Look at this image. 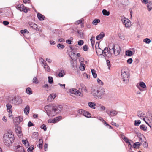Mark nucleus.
Returning <instances> with one entry per match:
<instances>
[{"label": "nucleus", "instance_id": "f257e3e1", "mask_svg": "<svg viewBox=\"0 0 152 152\" xmlns=\"http://www.w3.org/2000/svg\"><path fill=\"white\" fill-rule=\"evenodd\" d=\"M91 94L97 99H101L105 94V89L103 88H92L91 90Z\"/></svg>", "mask_w": 152, "mask_h": 152}, {"label": "nucleus", "instance_id": "f03ea898", "mask_svg": "<svg viewBox=\"0 0 152 152\" xmlns=\"http://www.w3.org/2000/svg\"><path fill=\"white\" fill-rule=\"evenodd\" d=\"M14 139V135L11 133L7 132L3 136V141L5 145L10 146L13 142Z\"/></svg>", "mask_w": 152, "mask_h": 152}, {"label": "nucleus", "instance_id": "7ed1b4c3", "mask_svg": "<svg viewBox=\"0 0 152 152\" xmlns=\"http://www.w3.org/2000/svg\"><path fill=\"white\" fill-rule=\"evenodd\" d=\"M81 88H79L78 90L75 88H72L69 90V92L71 93L78 95L81 97L83 96V94L82 91V89L86 92H87V89L86 87L84 85L81 86Z\"/></svg>", "mask_w": 152, "mask_h": 152}, {"label": "nucleus", "instance_id": "20e7f679", "mask_svg": "<svg viewBox=\"0 0 152 152\" xmlns=\"http://www.w3.org/2000/svg\"><path fill=\"white\" fill-rule=\"evenodd\" d=\"M130 75L126 68H124L121 70V78L125 84L129 82Z\"/></svg>", "mask_w": 152, "mask_h": 152}, {"label": "nucleus", "instance_id": "39448f33", "mask_svg": "<svg viewBox=\"0 0 152 152\" xmlns=\"http://www.w3.org/2000/svg\"><path fill=\"white\" fill-rule=\"evenodd\" d=\"M113 45L110 43L108 45V47L105 48L103 50V56L105 58V56L110 58L112 57L113 54Z\"/></svg>", "mask_w": 152, "mask_h": 152}, {"label": "nucleus", "instance_id": "423d86ee", "mask_svg": "<svg viewBox=\"0 0 152 152\" xmlns=\"http://www.w3.org/2000/svg\"><path fill=\"white\" fill-rule=\"evenodd\" d=\"M62 108V106L61 105L52 106L50 104L46 106L45 107V109L46 111H47L49 110L51 108L52 110L54 111V114H56L59 113L61 111Z\"/></svg>", "mask_w": 152, "mask_h": 152}, {"label": "nucleus", "instance_id": "0eeeda50", "mask_svg": "<svg viewBox=\"0 0 152 152\" xmlns=\"http://www.w3.org/2000/svg\"><path fill=\"white\" fill-rule=\"evenodd\" d=\"M10 102L14 104L18 105L22 103V100L21 97L19 96H14L12 97Z\"/></svg>", "mask_w": 152, "mask_h": 152}, {"label": "nucleus", "instance_id": "6e6552de", "mask_svg": "<svg viewBox=\"0 0 152 152\" xmlns=\"http://www.w3.org/2000/svg\"><path fill=\"white\" fill-rule=\"evenodd\" d=\"M121 20L126 28H129L131 26V22L128 18L124 17H121Z\"/></svg>", "mask_w": 152, "mask_h": 152}, {"label": "nucleus", "instance_id": "1a4fd4ad", "mask_svg": "<svg viewBox=\"0 0 152 152\" xmlns=\"http://www.w3.org/2000/svg\"><path fill=\"white\" fill-rule=\"evenodd\" d=\"M113 45V54L115 56H117L119 55L121 51L120 47L118 45H115L113 43H111Z\"/></svg>", "mask_w": 152, "mask_h": 152}, {"label": "nucleus", "instance_id": "9d476101", "mask_svg": "<svg viewBox=\"0 0 152 152\" xmlns=\"http://www.w3.org/2000/svg\"><path fill=\"white\" fill-rule=\"evenodd\" d=\"M16 7L17 10L20 11H23L25 13L28 12L27 8L24 7L23 4H18L16 6Z\"/></svg>", "mask_w": 152, "mask_h": 152}, {"label": "nucleus", "instance_id": "9b49d317", "mask_svg": "<svg viewBox=\"0 0 152 152\" xmlns=\"http://www.w3.org/2000/svg\"><path fill=\"white\" fill-rule=\"evenodd\" d=\"M137 116L139 117L141 119H143L147 123V124L149 125L150 127H151V126L150 125L145 121V115L141 111H138L137 112Z\"/></svg>", "mask_w": 152, "mask_h": 152}, {"label": "nucleus", "instance_id": "f8f14e48", "mask_svg": "<svg viewBox=\"0 0 152 152\" xmlns=\"http://www.w3.org/2000/svg\"><path fill=\"white\" fill-rule=\"evenodd\" d=\"M106 112L110 117L115 116L118 113V111L115 110L110 111V112L109 111L107 110Z\"/></svg>", "mask_w": 152, "mask_h": 152}, {"label": "nucleus", "instance_id": "ddd939ff", "mask_svg": "<svg viewBox=\"0 0 152 152\" xmlns=\"http://www.w3.org/2000/svg\"><path fill=\"white\" fill-rule=\"evenodd\" d=\"M15 131L17 134V135L19 137H20L22 136V133L20 128L18 126H16L15 128Z\"/></svg>", "mask_w": 152, "mask_h": 152}, {"label": "nucleus", "instance_id": "4468645a", "mask_svg": "<svg viewBox=\"0 0 152 152\" xmlns=\"http://www.w3.org/2000/svg\"><path fill=\"white\" fill-rule=\"evenodd\" d=\"M42 66H44V68L46 71L48 72H49L50 71V69L49 66L47 65L45 61L42 62Z\"/></svg>", "mask_w": 152, "mask_h": 152}, {"label": "nucleus", "instance_id": "2eb2a0df", "mask_svg": "<svg viewBox=\"0 0 152 152\" xmlns=\"http://www.w3.org/2000/svg\"><path fill=\"white\" fill-rule=\"evenodd\" d=\"M61 118V117L59 116L58 117H57L56 118H55L54 119H49L48 120V122L49 123H56L57 121H58L60 120Z\"/></svg>", "mask_w": 152, "mask_h": 152}, {"label": "nucleus", "instance_id": "dca6fc26", "mask_svg": "<svg viewBox=\"0 0 152 152\" xmlns=\"http://www.w3.org/2000/svg\"><path fill=\"white\" fill-rule=\"evenodd\" d=\"M28 24L31 28L35 30H37V29L38 26L37 24L32 22H29Z\"/></svg>", "mask_w": 152, "mask_h": 152}, {"label": "nucleus", "instance_id": "f3484780", "mask_svg": "<svg viewBox=\"0 0 152 152\" xmlns=\"http://www.w3.org/2000/svg\"><path fill=\"white\" fill-rule=\"evenodd\" d=\"M96 50L97 54L98 55H101L103 54V50L100 48H96Z\"/></svg>", "mask_w": 152, "mask_h": 152}, {"label": "nucleus", "instance_id": "a211bd4d", "mask_svg": "<svg viewBox=\"0 0 152 152\" xmlns=\"http://www.w3.org/2000/svg\"><path fill=\"white\" fill-rule=\"evenodd\" d=\"M105 34L103 32H102L100 34L96 37V39L97 40H99L104 37Z\"/></svg>", "mask_w": 152, "mask_h": 152}, {"label": "nucleus", "instance_id": "6ab92c4d", "mask_svg": "<svg viewBox=\"0 0 152 152\" xmlns=\"http://www.w3.org/2000/svg\"><path fill=\"white\" fill-rule=\"evenodd\" d=\"M88 105L91 108L94 109L96 108V104L94 102H89L88 103Z\"/></svg>", "mask_w": 152, "mask_h": 152}, {"label": "nucleus", "instance_id": "aec40b11", "mask_svg": "<svg viewBox=\"0 0 152 152\" xmlns=\"http://www.w3.org/2000/svg\"><path fill=\"white\" fill-rule=\"evenodd\" d=\"M16 152H25L22 146H18L16 150Z\"/></svg>", "mask_w": 152, "mask_h": 152}, {"label": "nucleus", "instance_id": "412c9836", "mask_svg": "<svg viewBox=\"0 0 152 152\" xmlns=\"http://www.w3.org/2000/svg\"><path fill=\"white\" fill-rule=\"evenodd\" d=\"M56 97V94L54 93H52L49 96L48 98V100L51 102Z\"/></svg>", "mask_w": 152, "mask_h": 152}, {"label": "nucleus", "instance_id": "4be33fe9", "mask_svg": "<svg viewBox=\"0 0 152 152\" xmlns=\"http://www.w3.org/2000/svg\"><path fill=\"white\" fill-rule=\"evenodd\" d=\"M30 110V107L28 105H27L26 107L24 109V113L26 115H28L29 113Z\"/></svg>", "mask_w": 152, "mask_h": 152}, {"label": "nucleus", "instance_id": "5701e85b", "mask_svg": "<svg viewBox=\"0 0 152 152\" xmlns=\"http://www.w3.org/2000/svg\"><path fill=\"white\" fill-rule=\"evenodd\" d=\"M37 17L40 20H43L44 19L45 16L40 13H38L37 14Z\"/></svg>", "mask_w": 152, "mask_h": 152}, {"label": "nucleus", "instance_id": "b1692460", "mask_svg": "<svg viewBox=\"0 0 152 152\" xmlns=\"http://www.w3.org/2000/svg\"><path fill=\"white\" fill-rule=\"evenodd\" d=\"M80 69L81 71H84L85 69V66L83 64V62L81 61L80 62Z\"/></svg>", "mask_w": 152, "mask_h": 152}, {"label": "nucleus", "instance_id": "393cba45", "mask_svg": "<svg viewBox=\"0 0 152 152\" xmlns=\"http://www.w3.org/2000/svg\"><path fill=\"white\" fill-rule=\"evenodd\" d=\"M6 107L7 111L9 113H10V112L12 113V110H11L12 107V105L9 103H8L6 104Z\"/></svg>", "mask_w": 152, "mask_h": 152}, {"label": "nucleus", "instance_id": "a878e982", "mask_svg": "<svg viewBox=\"0 0 152 152\" xmlns=\"http://www.w3.org/2000/svg\"><path fill=\"white\" fill-rule=\"evenodd\" d=\"M141 143L137 142L134 143L133 147L134 148H138L141 145Z\"/></svg>", "mask_w": 152, "mask_h": 152}, {"label": "nucleus", "instance_id": "bb28decb", "mask_svg": "<svg viewBox=\"0 0 152 152\" xmlns=\"http://www.w3.org/2000/svg\"><path fill=\"white\" fill-rule=\"evenodd\" d=\"M102 13L103 15L105 16H108L110 14V12L107 11L106 10H103L102 11Z\"/></svg>", "mask_w": 152, "mask_h": 152}, {"label": "nucleus", "instance_id": "cd10ccee", "mask_svg": "<svg viewBox=\"0 0 152 152\" xmlns=\"http://www.w3.org/2000/svg\"><path fill=\"white\" fill-rule=\"evenodd\" d=\"M83 115L88 118L90 117L91 116V114L89 112L85 110L83 113Z\"/></svg>", "mask_w": 152, "mask_h": 152}, {"label": "nucleus", "instance_id": "c85d7f7f", "mask_svg": "<svg viewBox=\"0 0 152 152\" xmlns=\"http://www.w3.org/2000/svg\"><path fill=\"white\" fill-rule=\"evenodd\" d=\"M91 71L93 77L94 78H96L97 75L96 73V71L93 69H92Z\"/></svg>", "mask_w": 152, "mask_h": 152}, {"label": "nucleus", "instance_id": "c756f323", "mask_svg": "<svg viewBox=\"0 0 152 152\" xmlns=\"http://www.w3.org/2000/svg\"><path fill=\"white\" fill-rule=\"evenodd\" d=\"M147 7L148 11H150L152 9V4L150 2H149L147 5Z\"/></svg>", "mask_w": 152, "mask_h": 152}, {"label": "nucleus", "instance_id": "7c9ffc66", "mask_svg": "<svg viewBox=\"0 0 152 152\" xmlns=\"http://www.w3.org/2000/svg\"><path fill=\"white\" fill-rule=\"evenodd\" d=\"M65 74V73L64 71L63 70L61 71L59 73L58 76L59 77H62Z\"/></svg>", "mask_w": 152, "mask_h": 152}, {"label": "nucleus", "instance_id": "2f4dec72", "mask_svg": "<svg viewBox=\"0 0 152 152\" xmlns=\"http://www.w3.org/2000/svg\"><path fill=\"white\" fill-rule=\"evenodd\" d=\"M126 55L131 56L133 55V52L130 50H127L126 52Z\"/></svg>", "mask_w": 152, "mask_h": 152}, {"label": "nucleus", "instance_id": "473e14b6", "mask_svg": "<svg viewBox=\"0 0 152 152\" xmlns=\"http://www.w3.org/2000/svg\"><path fill=\"white\" fill-rule=\"evenodd\" d=\"M15 119H16L17 122L18 123H20L23 120L22 117L20 116L16 117L15 118Z\"/></svg>", "mask_w": 152, "mask_h": 152}, {"label": "nucleus", "instance_id": "72a5a7b5", "mask_svg": "<svg viewBox=\"0 0 152 152\" xmlns=\"http://www.w3.org/2000/svg\"><path fill=\"white\" fill-rule=\"evenodd\" d=\"M100 22V20L99 19H95L93 21V23L94 25H96Z\"/></svg>", "mask_w": 152, "mask_h": 152}, {"label": "nucleus", "instance_id": "f704fd0d", "mask_svg": "<svg viewBox=\"0 0 152 152\" xmlns=\"http://www.w3.org/2000/svg\"><path fill=\"white\" fill-rule=\"evenodd\" d=\"M26 93L28 94H31L32 93V91L31 90V88L29 87L27 88L26 89Z\"/></svg>", "mask_w": 152, "mask_h": 152}, {"label": "nucleus", "instance_id": "c9c22d12", "mask_svg": "<svg viewBox=\"0 0 152 152\" xmlns=\"http://www.w3.org/2000/svg\"><path fill=\"white\" fill-rule=\"evenodd\" d=\"M57 47L59 49H63L65 48V46L64 45L59 44L57 45Z\"/></svg>", "mask_w": 152, "mask_h": 152}, {"label": "nucleus", "instance_id": "e433bc0d", "mask_svg": "<svg viewBox=\"0 0 152 152\" xmlns=\"http://www.w3.org/2000/svg\"><path fill=\"white\" fill-rule=\"evenodd\" d=\"M140 127L141 129L143 131L146 130L147 129V127L144 125H140Z\"/></svg>", "mask_w": 152, "mask_h": 152}, {"label": "nucleus", "instance_id": "4c0bfd02", "mask_svg": "<svg viewBox=\"0 0 152 152\" xmlns=\"http://www.w3.org/2000/svg\"><path fill=\"white\" fill-rule=\"evenodd\" d=\"M39 147L41 149L42 148V146L43 144V141L42 140L39 139Z\"/></svg>", "mask_w": 152, "mask_h": 152}, {"label": "nucleus", "instance_id": "58836bf2", "mask_svg": "<svg viewBox=\"0 0 152 152\" xmlns=\"http://www.w3.org/2000/svg\"><path fill=\"white\" fill-rule=\"evenodd\" d=\"M139 86L143 88H145L146 87L145 83L143 82H140L139 83Z\"/></svg>", "mask_w": 152, "mask_h": 152}, {"label": "nucleus", "instance_id": "ea45409f", "mask_svg": "<svg viewBox=\"0 0 152 152\" xmlns=\"http://www.w3.org/2000/svg\"><path fill=\"white\" fill-rule=\"evenodd\" d=\"M141 123V121L140 120H135L134 121V125L135 126H138Z\"/></svg>", "mask_w": 152, "mask_h": 152}, {"label": "nucleus", "instance_id": "a19ab883", "mask_svg": "<svg viewBox=\"0 0 152 152\" xmlns=\"http://www.w3.org/2000/svg\"><path fill=\"white\" fill-rule=\"evenodd\" d=\"M151 41L150 39L148 38H146L143 40V42L148 44L150 43Z\"/></svg>", "mask_w": 152, "mask_h": 152}, {"label": "nucleus", "instance_id": "79ce46f5", "mask_svg": "<svg viewBox=\"0 0 152 152\" xmlns=\"http://www.w3.org/2000/svg\"><path fill=\"white\" fill-rule=\"evenodd\" d=\"M48 82L50 84H52L53 82V78L52 77L49 76L48 77Z\"/></svg>", "mask_w": 152, "mask_h": 152}, {"label": "nucleus", "instance_id": "37998d69", "mask_svg": "<svg viewBox=\"0 0 152 152\" xmlns=\"http://www.w3.org/2000/svg\"><path fill=\"white\" fill-rule=\"evenodd\" d=\"M33 82L35 84H37L38 83L37 78V77H34L33 80Z\"/></svg>", "mask_w": 152, "mask_h": 152}, {"label": "nucleus", "instance_id": "c03bdc74", "mask_svg": "<svg viewBox=\"0 0 152 152\" xmlns=\"http://www.w3.org/2000/svg\"><path fill=\"white\" fill-rule=\"evenodd\" d=\"M38 135V133L37 132H34L33 133L32 137L33 138H36Z\"/></svg>", "mask_w": 152, "mask_h": 152}, {"label": "nucleus", "instance_id": "a18cd8bd", "mask_svg": "<svg viewBox=\"0 0 152 152\" xmlns=\"http://www.w3.org/2000/svg\"><path fill=\"white\" fill-rule=\"evenodd\" d=\"M97 81L98 83L99 84L102 86L103 85V83L99 79V78L97 79Z\"/></svg>", "mask_w": 152, "mask_h": 152}, {"label": "nucleus", "instance_id": "49530a36", "mask_svg": "<svg viewBox=\"0 0 152 152\" xmlns=\"http://www.w3.org/2000/svg\"><path fill=\"white\" fill-rule=\"evenodd\" d=\"M90 41L91 43L95 42V37L94 36H92L90 39Z\"/></svg>", "mask_w": 152, "mask_h": 152}, {"label": "nucleus", "instance_id": "de8ad7c7", "mask_svg": "<svg viewBox=\"0 0 152 152\" xmlns=\"http://www.w3.org/2000/svg\"><path fill=\"white\" fill-rule=\"evenodd\" d=\"M41 128L43 129L45 131H46L47 130V128L46 127V125L45 124L42 125L41 126Z\"/></svg>", "mask_w": 152, "mask_h": 152}, {"label": "nucleus", "instance_id": "09e8293b", "mask_svg": "<svg viewBox=\"0 0 152 152\" xmlns=\"http://www.w3.org/2000/svg\"><path fill=\"white\" fill-rule=\"evenodd\" d=\"M124 140L127 143H129V141H131L132 142V141H131L130 140H129L126 137L125 138H124Z\"/></svg>", "mask_w": 152, "mask_h": 152}, {"label": "nucleus", "instance_id": "8fccbe9b", "mask_svg": "<svg viewBox=\"0 0 152 152\" xmlns=\"http://www.w3.org/2000/svg\"><path fill=\"white\" fill-rule=\"evenodd\" d=\"M84 43V42L83 40H80L78 42V44L79 45L81 46Z\"/></svg>", "mask_w": 152, "mask_h": 152}, {"label": "nucleus", "instance_id": "3c124183", "mask_svg": "<svg viewBox=\"0 0 152 152\" xmlns=\"http://www.w3.org/2000/svg\"><path fill=\"white\" fill-rule=\"evenodd\" d=\"M106 63L107 66H108V69H109L110 66V61L108 60H107L106 61Z\"/></svg>", "mask_w": 152, "mask_h": 152}, {"label": "nucleus", "instance_id": "603ef678", "mask_svg": "<svg viewBox=\"0 0 152 152\" xmlns=\"http://www.w3.org/2000/svg\"><path fill=\"white\" fill-rule=\"evenodd\" d=\"M99 119L100 121H102L103 122L104 124H106V122L103 119L102 117H99Z\"/></svg>", "mask_w": 152, "mask_h": 152}, {"label": "nucleus", "instance_id": "864d4df0", "mask_svg": "<svg viewBox=\"0 0 152 152\" xmlns=\"http://www.w3.org/2000/svg\"><path fill=\"white\" fill-rule=\"evenodd\" d=\"M83 49L84 51H87L88 50V46L86 45H85L83 47Z\"/></svg>", "mask_w": 152, "mask_h": 152}, {"label": "nucleus", "instance_id": "5fc2aeb1", "mask_svg": "<svg viewBox=\"0 0 152 152\" xmlns=\"http://www.w3.org/2000/svg\"><path fill=\"white\" fill-rule=\"evenodd\" d=\"M82 20L81 19H80L78 20H77L75 22V24L76 25H78L80 23H82Z\"/></svg>", "mask_w": 152, "mask_h": 152}, {"label": "nucleus", "instance_id": "6e6d98bb", "mask_svg": "<svg viewBox=\"0 0 152 152\" xmlns=\"http://www.w3.org/2000/svg\"><path fill=\"white\" fill-rule=\"evenodd\" d=\"M143 146L145 148H147L148 147V144L146 141H145L143 144Z\"/></svg>", "mask_w": 152, "mask_h": 152}, {"label": "nucleus", "instance_id": "4d7b16f0", "mask_svg": "<svg viewBox=\"0 0 152 152\" xmlns=\"http://www.w3.org/2000/svg\"><path fill=\"white\" fill-rule=\"evenodd\" d=\"M99 106L101 107V109L102 111H104L105 109V107L104 106L101 105V104H99Z\"/></svg>", "mask_w": 152, "mask_h": 152}, {"label": "nucleus", "instance_id": "13d9d810", "mask_svg": "<svg viewBox=\"0 0 152 152\" xmlns=\"http://www.w3.org/2000/svg\"><path fill=\"white\" fill-rule=\"evenodd\" d=\"M84 111L85 110H83L80 109L78 110V112L80 114H83V113H84Z\"/></svg>", "mask_w": 152, "mask_h": 152}, {"label": "nucleus", "instance_id": "bf43d9fd", "mask_svg": "<svg viewBox=\"0 0 152 152\" xmlns=\"http://www.w3.org/2000/svg\"><path fill=\"white\" fill-rule=\"evenodd\" d=\"M132 61H133V60H132V58H130L129 59L127 60V62L129 64H131L132 63Z\"/></svg>", "mask_w": 152, "mask_h": 152}, {"label": "nucleus", "instance_id": "052dcab7", "mask_svg": "<svg viewBox=\"0 0 152 152\" xmlns=\"http://www.w3.org/2000/svg\"><path fill=\"white\" fill-rule=\"evenodd\" d=\"M21 33L22 34L25 33L27 32L28 33L29 32L27 31V30L26 29H25L24 30H21L20 31Z\"/></svg>", "mask_w": 152, "mask_h": 152}, {"label": "nucleus", "instance_id": "680f3d73", "mask_svg": "<svg viewBox=\"0 0 152 152\" xmlns=\"http://www.w3.org/2000/svg\"><path fill=\"white\" fill-rule=\"evenodd\" d=\"M34 125L30 121H29L28 124V127H31Z\"/></svg>", "mask_w": 152, "mask_h": 152}, {"label": "nucleus", "instance_id": "e2e57ef3", "mask_svg": "<svg viewBox=\"0 0 152 152\" xmlns=\"http://www.w3.org/2000/svg\"><path fill=\"white\" fill-rule=\"evenodd\" d=\"M111 124L112 125H114L116 127H118L119 126L116 123H115V122H114L113 121H112L111 122Z\"/></svg>", "mask_w": 152, "mask_h": 152}, {"label": "nucleus", "instance_id": "0e129e2a", "mask_svg": "<svg viewBox=\"0 0 152 152\" xmlns=\"http://www.w3.org/2000/svg\"><path fill=\"white\" fill-rule=\"evenodd\" d=\"M2 120L5 122H6L7 121V119L5 116H4L2 118Z\"/></svg>", "mask_w": 152, "mask_h": 152}, {"label": "nucleus", "instance_id": "69168bd1", "mask_svg": "<svg viewBox=\"0 0 152 152\" xmlns=\"http://www.w3.org/2000/svg\"><path fill=\"white\" fill-rule=\"evenodd\" d=\"M3 23L5 25H7L9 24V23L8 21H5L3 22Z\"/></svg>", "mask_w": 152, "mask_h": 152}, {"label": "nucleus", "instance_id": "338daca9", "mask_svg": "<svg viewBox=\"0 0 152 152\" xmlns=\"http://www.w3.org/2000/svg\"><path fill=\"white\" fill-rule=\"evenodd\" d=\"M58 84L60 86L62 87L63 89H64L65 88V84H62L60 83H58Z\"/></svg>", "mask_w": 152, "mask_h": 152}, {"label": "nucleus", "instance_id": "774afa93", "mask_svg": "<svg viewBox=\"0 0 152 152\" xmlns=\"http://www.w3.org/2000/svg\"><path fill=\"white\" fill-rule=\"evenodd\" d=\"M64 40L63 38H61L58 39V42H64Z\"/></svg>", "mask_w": 152, "mask_h": 152}]
</instances>
